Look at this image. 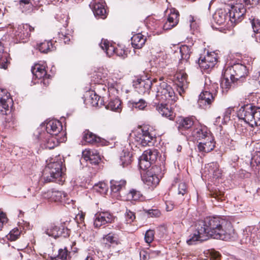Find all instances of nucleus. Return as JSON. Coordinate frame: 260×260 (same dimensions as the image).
<instances>
[{
  "instance_id": "obj_16",
  "label": "nucleus",
  "mask_w": 260,
  "mask_h": 260,
  "mask_svg": "<svg viewBox=\"0 0 260 260\" xmlns=\"http://www.w3.org/2000/svg\"><path fill=\"white\" fill-rule=\"evenodd\" d=\"M13 103L10 93L5 89L0 88V111L6 114L9 110L12 112Z\"/></svg>"
},
{
  "instance_id": "obj_49",
  "label": "nucleus",
  "mask_w": 260,
  "mask_h": 260,
  "mask_svg": "<svg viewBox=\"0 0 260 260\" xmlns=\"http://www.w3.org/2000/svg\"><path fill=\"white\" fill-rule=\"evenodd\" d=\"M144 211L151 217H159L161 215V212L157 209H144Z\"/></svg>"
},
{
  "instance_id": "obj_4",
  "label": "nucleus",
  "mask_w": 260,
  "mask_h": 260,
  "mask_svg": "<svg viewBox=\"0 0 260 260\" xmlns=\"http://www.w3.org/2000/svg\"><path fill=\"white\" fill-rule=\"evenodd\" d=\"M230 223L220 217H212V239L228 240L230 236L228 234L225 228Z\"/></svg>"
},
{
  "instance_id": "obj_19",
  "label": "nucleus",
  "mask_w": 260,
  "mask_h": 260,
  "mask_svg": "<svg viewBox=\"0 0 260 260\" xmlns=\"http://www.w3.org/2000/svg\"><path fill=\"white\" fill-rule=\"evenodd\" d=\"M134 86L139 94H143L149 92L152 86V82L149 79L138 78L134 81Z\"/></svg>"
},
{
  "instance_id": "obj_25",
  "label": "nucleus",
  "mask_w": 260,
  "mask_h": 260,
  "mask_svg": "<svg viewBox=\"0 0 260 260\" xmlns=\"http://www.w3.org/2000/svg\"><path fill=\"white\" fill-rule=\"evenodd\" d=\"M83 156L88 160L92 164L97 165L101 160L100 155L97 150L93 149H85L83 151Z\"/></svg>"
},
{
  "instance_id": "obj_35",
  "label": "nucleus",
  "mask_w": 260,
  "mask_h": 260,
  "mask_svg": "<svg viewBox=\"0 0 260 260\" xmlns=\"http://www.w3.org/2000/svg\"><path fill=\"white\" fill-rule=\"evenodd\" d=\"M226 17H229V15L226 16L225 12L222 9L216 11L213 15V18L215 22L218 25L224 23Z\"/></svg>"
},
{
  "instance_id": "obj_9",
  "label": "nucleus",
  "mask_w": 260,
  "mask_h": 260,
  "mask_svg": "<svg viewBox=\"0 0 260 260\" xmlns=\"http://www.w3.org/2000/svg\"><path fill=\"white\" fill-rule=\"evenodd\" d=\"M225 76L230 77L232 82L245 77L247 75L248 71L246 67L241 63H235L229 67L225 70Z\"/></svg>"
},
{
  "instance_id": "obj_37",
  "label": "nucleus",
  "mask_w": 260,
  "mask_h": 260,
  "mask_svg": "<svg viewBox=\"0 0 260 260\" xmlns=\"http://www.w3.org/2000/svg\"><path fill=\"white\" fill-rule=\"evenodd\" d=\"M251 23L256 41L260 43V21L253 18L251 20Z\"/></svg>"
},
{
  "instance_id": "obj_64",
  "label": "nucleus",
  "mask_w": 260,
  "mask_h": 260,
  "mask_svg": "<svg viewBox=\"0 0 260 260\" xmlns=\"http://www.w3.org/2000/svg\"><path fill=\"white\" fill-rule=\"evenodd\" d=\"M212 260H220L221 257V254L214 249H212Z\"/></svg>"
},
{
  "instance_id": "obj_15",
  "label": "nucleus",
  "mask_w": 260,
  "mask_h": 260,
  "mask_svg": "<svg viewBox=\"0 0 260 260\" xmlns=\"http://www.w3.org/2000/svg\"><path fill=\"white\" fill-rule=\"evenodd\" d=\"M40 126L44 127L45 132L52 136H57L62 129L61 122L55 119L47 120Z\"/></svg>"
},
{
  "instance_id": "obj_43",
  "label": "nucleus",
  "mask_w": 260,
  "mask_h": 260,
  "mask_svg": "<svg viewBox=\"0 0 260 260\" xmlns=\"http://www.w3.org/2000/svg\"><path fill=\"white\" fill-rule=\"evenodd\" d=\"M100 102V104L102 103V100L101 99L100 96H99L98 94H96L94 92L92 91L90 93L89 102L90 103L91 105L93 107H98L99 106V103Z\"/></svg>"
},
{
  "instance_id": "obj_36",
  "label": "nucleus",
  "mask_w": 260,
  "mask_h": 260,
  "mask_svg": "<svg viewBox=\"0 0 260 260\" xmlns=\"http://www.w3.org/2000/svg\"><path fill=\"white\" fill-rule=\"evenodd\" d=\"M38 49L42 53H47L55 49L50 41H45L38 45Z\"/></svg>"
},
{
  "instance_id": "obj_61",
  "label": "nucleus",
  "mask_w": 260,
  "mask_h": 260,
  "mask_svg": "<svg viewBox=\"0 0 260 260\" xmlns=\"http://www.w3.org/2000/svg\"><path fill=\"white\" fill-rule=\"evenodd\" d=\"M7 220L6 215L3 212L0 211V231L2 230L4 223L6 222Z\"/></svg>"
},
{
  "instance_id": "obj_22",
  "label": "nucleus",
  "mask_w": 260,
  "mask_h": 260,
  "mask_svg": "<svg viewBox=\"0 0 260 260\" xmlns=\"http://www.w3.org/2000/svg\"><path fill=\"white\" fill-rule=\"evenodd\" d=\"M211 62V57L210 52L208 51L206 56H201L198 60L199 65L203 74H207L210 75L211 72V68L210 63Z\"/></svg>"
},
{
  "instance_id": "obj_63",
  "label": "nucleus",
  "mask_w": 260,
  "mask_h": 260,
  "mask_svg": "<svg viewBox=\"0 0 260 260\" xmlns=\"http://www.w3.org/2000/svg\"><path fill=\"white\" fill-rule=\"evenodd\" d=\"M212 175V178H220L222 176L221 171L218 168H216V169L214 170Z\"/></svg>"
},
{
  "instance_id": "obj_2",
  "label": "nucleus",
  "mask_w": 260,
  "mask_h": 260,
  "mask_svg": "<svg viewBox=\"0 0 260 260\" xmlns=\"http://www.w3.org/2000/svg\"><path fill=\"white\" fill-rule=\"evenodd\" d=\"M243 1L235 0L233 3L230 4L229 18L232 25H234L241 22L246 13V9Z\"/></svg>"
},
{
  "instance_id": "obj_47",
  "label": "nucleus",
  "mask_w": 260,
  "mask_h": 260,
  "mask_svg": "<svg viewBox=\"0 0 260 260\" xmlns=\"http://www.w3.org/2000/svg\"><path fill=\"white\" fill-rule=\"evenodd\" d=\"M256 115H237L239 119L244 120L252 127H253Z\"/></svg>"
},
{
  "instance_id": "obj_62",
  "label": "nucleus",
  "mask_w": 260,
  "mask_h": 260,
  "mask_svg": "<svg viewBox=\"0 0 260 260\" xmlns=\"http://www.w3.org/2000/svg\"><path fill=\"white\" fill-rule=\"evenodd\" d=\"M118 56H121L123 58H124L126 56V52L125 50L119 48H116V53H115Z\"/></svg>"
},
{
  "instance_id": "obj_54",
  "label": "nucleus",
  "mask_w": 260,
  "mask_h": 260,
  "mask_svg": "<svg viewBox=\"0 0 260 260\" xmlns=\"http://www.w3.org/2000/svg\"><path fill=\"white\" fill-rule=\"evenodd\" d=\"M223 79L220 83V86L223 88H229L231 86V83L233 82L230 77H227L225 76V72L222 74Z\"/></svg>"
},
{
  "instance_id": "obj_31",
  "label": "nucleus",
  "mask_w": 260,
  "mask_h": 260,
  "mask_svg": "<svg viewBox=\"0 0 260 260\" xmlns=\"http://www.w3.org/2000/svg\"><path fill=\"white\" fill-rule=\"evenodd\" d=\"M105 108L113 112L120 113L122 109L121 102L119 99H115L110 101Z\"/></svg>"
},
{
  "instance_id": "obj_44",
  "label": "nucleus",
  "mask_w": 260,
  "mask_h": 260,
  "mask_svg": "<svg viewBox=\"0 0 260 260\" xmlns=\"http://www.w3.org/2000/svg\"><path fill=\"white\" fill-rule=\"evenodd\" d=\"M21 234V232L18 228H15L12 230L7 235V239L10 241H14L17 240Z\"/></svg>"
},
{
  "instance_id": "obj_1",
  "label": "nucleus",
  "mask_w": 260,
  "mask_h": 260,
  "mask_svg": "<svg viewBox=\"0 0 260 260\" xmlns=\"http://www.w3.org/2000/svg\"><path fill=\"white\" fill-rule=\"evenodd\" d=\"M156 101L161 102L156 106L157 111L161 114L173 113V108L170 105L163 103L166 101H176L175 92L172 87L165 82H161L157 86Z\"/></svg>"
},
{
  "instance_id": "obj_27",
  "label": "nucleus",
  "mask_w": 260,
  "mask_h": 260,
  "mask_svg": "<svg viewBox=\"0 0 260 260\" xmlns=\"http://www.w3.org/2000/svg\"><path fill=\"white\" fill-rule=\"evenodd\" d=\"M146 40V38L141 33L134 35L131 38L132 45L136 49L141 48Z\"/></svg>"
},
{
  "instance_id": "obj_42",
  "label": "nucleus",
  "mask_w": 260,
  "mask_h": 260,
  "mask_svg": "<svg viewBox=\"0 0 260 260\" xmlns=\"http://www.w3.org/2000/svg\"><path fill=\"white\" fill-rule=\"evenodd\" d=\"M58 227L59 226L55 225L54 223H51L46 228L45 233L49 236L56 238Z\"/></svg>"
},
{
  "instance_id": "obj_53",
  "label": "nucleus",
  "mask_w": 260,
  "mask_h": 260,
  "mask_svg": "<svg viewBox=\"0 0 260 260\" xmlns=\"http://www.w3.org/2000/svg\"><path fill=\"white\" fill-rule=\"evenodd\" d=\"M40 189L41 187L39 186L38 183L36 182L35 183H34L33 185L28 187L27 189V191L30 193V194L31 196H35Z\"/></svg>"
},
{
  "instance_id": "obj_41",
  "label": "nucleus",
  "mask_w": 260,
  "mask_h": 260,
  "mask_svg": "<svg viewBox=\"0 0 260 260\" xmlns=\"http://www.w3.org/2000/svg\"><path fill=\"white\" fill-rule=\"evenodd\" d=\"M128 105L130 108L133 109L135 108L138 110H143L147 106V104L144 100L140 99L137 102L129 101Z\"/></svg>"
},
{
  "instance_id": "obj_21",
  "label": "nucleus",
  "mask_w": 260,
  "mask_h": 260,
  "mask_svg": "<svg viewBox=\"0 0 260 260\" xmlns=\"http://www.w3.org/2000/svg\"><path fill=\"white\" fill-rule=\"evenodd\" d=\"M179 12L174 9L170 10L167 21L163 25V30H169L175 27L179 22Z\"/></svg>"
},
{
  "instance_id": "obj_20",
  "label": "nucleus",
  "mask_w": 260,
  "mask_h": 260,
  "mask_svg": "<svg viewBox=\"0 0 260 260\" xmlns=\"http://www.w3.org/2000/svg\"><path fill=\"white\" fill-rule=\"evenodd\" d=\"M178 88V92L181 95L182 93L184 91L185 89L187 87V76L183 70L178 71L174 76Z\"/></svg>"
},
{
  "instance_id": "obj_55",
  "label": "nucleus",
  "mask_w": 260,
  "mask_h": 260,
  "mask_svg": "<svg viewBox=\"0 0 260 260\" xmlns=\"http://www.w3.org/2000/svg\"><path fill=\"white\" fill-rule=\"evenodd\" d=\"M94 188L101 193H105L107 191V186L106 183L100 182L94 186Z\"/></svg>"
},
{
  "instance_id": "obj_56",
  "label": "nucleus",
  "mask_w": 260,
  "mask_h": 260,
  "mask_svg": "<svg viewBox=\"0 0 260 260\" xmlns=\"http://www.w3.org/2000/svg\"><path fill=\"white\" fill-rule=\"evenodd\" d=\"M187 192V184L185 182H180L178 185V194L184 195Z\"/></svg>"
},
{
  "instance_id": "obj_38",
  "label": "nucleus",
  "mask_w": 260,
  "mask_h": 260,
  "mask_svg": "<svg viewBox=\"0 0 260 260\" xmlns=\"http://www.w3.org/2000/svg\"><path fill=\"white\" fill-rule=\"evenodd\" d=\"M180 52L181 54V60L187 62L190 57L191 53L190 47L184 45L180 47Z\"/></svg>"
},
{
  "instance_id": "obj_46",
  "label": "nucleus",
  "mask_w": 260,
  "mask_h": 260,
  "mask_svg": "<svg viewBox=\"0 0 260 260\" xmlns=\"http://www.w3.org/2000/svg\"><path fill=\"white\" fill-rule=\"evenodd\" d=\"M70 231L67 228L64 227L63 225H60L57 230V234L56 238L63 237L67 238L70 236Z\"/></svg>"
},
{
  "instance_id": "obj_11",
  "label": "nucleus",
  "mask_w": 260,
  "mask_h": 260,
  "mask_svg": "<svg viewBox=\"0 0 260 260\" xmlns=\"http://www.w3.org/2000/svg\"><path fill=\"white\" fill-rule=\"evenodd\" d=\"M175 122L178 131L184 136L188 135L187 132L192 128V126H194L196 125L194 117L192 116L187 117L179 116L176 118Z\"/></svg>"
},
{
  "instance_id": "obj_17",
  "label": "nucleus",
  "mask_w": 260,
  "mask_h": 260,
  "mask_svg": "<svg viewBox=\"0 0 260 260\" xmlns=\"http://www.w3.org/2000/svg\"><path fill=\"white\" fill-rule=\"evenodd\" d=\"M114 218V216L109 212H98L94 215L93 224L95 228H99L107 223H112Z\"/></svg>"
},
{
  "instance_id": "obj_12",
  "label": "nucleus",
  "mask_w": 260,
  "mask_h": 260,
  "mask_svg": "<svg viewBox=\"0 0 260 260\" xmlns=\"http://www.w3.org/2000/svg\"><path fill=\"white\" fill-rule=\"evenodd\" d=\"M210 82V76L205 75V90L200 94L198 103L199 106L203 109H209L211 104V93L210 91V85L208 83Z\"/></svg>"
},
{
  "instance_id": "obj_29",
  "label": "nucleus",
  "mask_w": 260,
  "mask_h": 260,
  "mask_svg": "<svg viewBox=\"0 0 260 260\" xmlns=\"http://www.w3.org/2000/svg\"><path fill=\"white\" fill-rule=\"evenodd\" d=\"M101 48L105 51L109 56L112 55L116 53V48L107 40L102 39L100 44Z\"/></svg>"
},
{
  "instance_id": "obj_30",
  "label": "nucleus",
  "mask_w": 260,
  "mask_h": 260,
  "mask_svg": "<svg viewBox=\"0 0 260 260\" xmlns=\"http://www.w3.org/2000/svg\"><path fill=\"white\" fill-rule=\"evenodd\" d=\"M142 154L144 158L145 157L150 162L153 164L156 160L159 152L156 149H149L144 151Z\"/></svg>"
},
{
  "instance_id": "obj_18",
  "label": "nucleus",
  "mask_w": 260,
  "mask_h": 260,
  "mask_svg": "<svg viewBox=\"0 0 260 260\" xmlns=\"http://www.w3.org/2000/svg\"><path fill=\"white\" fill-rule=\"evenodd\" d=\"M105 2L103 0H93L89 4L95 16L102 19L106 17V11L105 8Z\"/></svg>"
},
{
  "instance_id": "obj_26",
  "label": "nucleus",
  "mask_w": 260,
  "mask_h": 260,
  "mask_svg": "<svg viewBox=\"0 0 260 260\" xmlns=\"http://www.w3.org/2000/svg\"><path fill=\"white\" fill-rule=\"evenodd\" d=\"M126 181L125 179L116 178L110 182L111 190L113 193H119L125 188Z\"/></svg>"
},
{
  "instance_id": "obj_51",
  "label": "nucleus",
  "mask_w": 260,
  "mask_h": 260,
  "mask_svg": "<svg viewBox=\"0 0 260 260\" xmlns=\"http://www.w3.org/2000/svg\"><path fill=\"white\" fill-rule=\"evenodd\" d=\"M125 217L127 223H131L136 218L135 213L131 211L130 210L126 209Z\"/></svg>"
},
{
  "instance_id": "obj_48",
  "label": "nucleus",
  "mask_w": 260,
  "mask_h": 260,
  "mask_svg": "<svg viewBox=\"0 0 260 260\" xmlns=\"http://www.w3.org/2000/svg\"><path fill=\"white\" fill-rule=\"evenodd\" d=\"M104 239L108 242L111 244H115L118 245L119 243L118 239L116 235L112 233H110L106 235Z\"/></svg>"
},
{
  "instance_id": "obj_10",
  "label": "nucleus",
  "mask_w": 260,
  "mask_h": 260,
  "mask_svg": "<svg viewBox=\"0 0 260 260\" xmlns=\"http://www.w3.org/2000/svg\"><path fill=\"white\" fill-rule=\"evenodd\" d=\"M31 72L33 74L32 82L34 84L43 83L45 86H47L50 83V75L47 74V72L44 66L39 64H35L31 68Z\"/></svg>"
},
{
  "instance_id": "obj_3",
  "label": "nucleus",
  "mask_w": 260,
  "mask_h": 260,
  "mask_svg": "<svg viewBox=\"0 0 260 260\" xmlns=\"http://www.w3.org/2000/svg\"><path fill=\"white\" fill-rule=\"evenodd\" d=\"M196 226L197 229L195 232L187 240V243L189 245L194 244L198 241H206L211 236L210 234L211 231V227L210 225H207L205 221H199Z\"/></svg>"
},
{
  "instance_id": "obj_32",
  "label": "nucleus",
  "mask_w": 260,
  "mask_h": 260,
  "mask_svg": "<svg viewBox=\"0 0 260 260\" xmlns=\"http://www.w3.org/2000/svg\"><path fill=\"white\" fill-rule=\"evenodd\" d=\"M132 154L128 151L123 150L120 157L121 165L123 167H126L130 165L133 161Z\"/></svg>"
},
{
  "instance_id": "obj_34",
  "label": "nucleus",
  "mask_w": 260,
  "mask_h": 260,
  "mask_svg": "<svg viewBox=\"0 0 260 260\" xmlns=\"http://www.w3.org/2000/svg\"><path fill=\"white\" fill-rule=\"evenodd\" d=\"M239 112H245V114H260V107L252 104H246L241 107Z\"/></svg>"
},
{
  "instance_id": "obj_60",
  "label": "nucleus",
  "mask_w": 260,
  "mask_h": 260,
  "mask_svg": "<svg viewBox=\"0 0 260 260\" xmlns=\"http://www.w3.org/2000/svg\"><path fill=\"white\" fill-rule=\"evenodd\" d=\"M85 213L80 211L76 216V220L78 224H82L84 222Z\"/></svg>"
},
{
  "instance_id": "obj_28",
  "label": "nucleus",
  "mask_w": 260,
  "mask_h": 260,
  "mask_svg": "<svg viewBox=\"0 0 260 260\" xmlns=\"http://www.w3.org/2000/svg\"><path fill=\"white\" fill-rule=\"evenodd\" d=\"M83 139L86 142L91 144H98L101 141V138L93 134L89 130H85L83 132Z\"/></svg>"
},
{
  "instance_id": "obj_6",
  "label": "nucleus",
  "mask_w": 260,
  "mask_h": 260,
  "mask_svg": "<svg viewBox=\"0 0 260 260\" xmlns=\"http://www.w3.org/2000/svg\"><path fill=\"white\" fill-rule=\"evenodd\" d=\"M162 176V174L160 167L154 165L146 171V172L142 176V179L145 184L153 187H156L159 184Z\"/></svg>"
},
{
  "instance_id": "obj_7",
  "label": "nucleus",
  "mask_w": 260,
  "mask_h": 260,
  "mask_svg": "<svg viewBox=\"0 0 260 260\" xmlns=\"http://www.w3.org/2000/svg\"><path fill=\"white\" fill-rule=\"evenodd\" d=\"M64 172L59 171L47 163L43 172L42 178L45 182H56L62 183L65 181Z\"/></svg>"
},
{
  "instance_id": "obj_58",
  "label": "nucleus",
  "mask_w": 260,
  "mask_h": 260,
  "mask_svg": "<svg viewBox=\"0 0 260 260\" xmlns=\"http://www.w3.org/2000/svg\"><path fill=\"white\" fill-rule=\"evenodd\" d=\"M59 38L63 40L65 44H69L71 39L72 38V36L69 34L59 33L58 34Z\"/></svg>"
},
{
  "instance_id": "obj_13",
  "label": "nucleus",
  "mask_w": 260,
  "mask_h": 260,
  "mask_svg": "<svg viewBox=\"0 0 260 260\" xmlns=\"http://www.w3.org/2000/svg\"><path fill=\"white\" fill-rule=\"evenodd\" d=\"M34 30V28L28 24H21L14 28L13 34L19 42L25 43L28 40L30 32Z\"/></svg>"
},
{
  "instance_id": "obj_45",
  "label": "nucleus",
  "mask_w": 260,
  "mask_h": 260,
  "mask_svg": "<svg viewBox=\"0 0 260 260\" xmlns=\"http://www.w3.org/2000/svg\"><path fill=\"white\" fill-rule=\"evenodd\" d=\"M151 164H152V163L150 162L148 159H146L145 157L144 158L143 157V154L141 156L139 161V166L141 169L147 171L150 169V167Z\"/></svg>"
},
{
  "instance_id": "obj_5",
  "label": "nucleus",
  "mask_w": 260,
  "mask_h": 260,
  "mask_svg": "<svg viewBox=\"0 0 260 260\" xmlns=\"http://www.w3.org/2000/svg\"><path fill=\"white\" fill-rule=\"evenodd\" d=\"M34 136L40 146L46 149H53L58 144L57 139L52 135L45 132L44 127L42 126H39L36 129Z\"/></svg>"
},
{
  "instance_id": "obj_52",
  "label": "nucleus",
  "mask_w": 260,
  "mask_h": 260,
  "mask_svg": "<svg viewBox=\"0 0 260 260\" xmlns=\"http://www.w3.org/2000/svg\"><path fill=\"white\" fill-rule=\"evenodd\" d=\"M154 24L152 25V29L155 30V33L159 35L162 32L163 25L160 23L159 21H155Z\"/></svg>"
},
{
  "instance_id": "obj_39",
  "label": "nucleus",
  "mask_w": 260,
  "mask_h": 260,
  "mask_svg": "<svg viewBox=\"0 0 260 260\" xmlns=\"http://www.w3.org/2000/svg\"><path fill=\"white\" fill-rule=\"evenodd\" d=\"M142 198V193L136 189H132L127 193L126 200L127 201H139Z\"/></svg>"
},
{
  "instance_id": "obj_33",
  "label": "nucleus",
  "mask_w": 260,
  "mask_h": 260,
  "mask_svg": "<svg viewBox=\"0 0 260 260\" xmlns=\"http://www.w3.org/2000/svg\"><path fill=\"white\" fill-rule=\"evenodd\" d=\"M71 251H69L67 247L60 248L58 251V254L56 256H51L50 260H67L71 258Z\"/></svg>"
},
{
  "instance_id": "obj_14",
  "label": "nucleus",
  "mask_w": 260,
  "mask_h": 260,
  "mask_svg": "<svg viewBox=\"0 0 260 260\" xmlns=\"http://www.w3.org/2000/svg\"><path fill=\"white\" fill-rule=\"evenodd\" d=\"M43 199L50 202H62L68 203L67 194L63 191L55 190H48L42 192Z\"/></svg>"
},
{
  "instance_id": "obj_59",
  "label": "nucleus",
  "mask_w": 260,
  "mask_h": 260,
  "mask_svg": "<svg viewBox=\"0 0 260 260\" xmlns=\"http://www.w3.org/2000/svg\"><path fill=\"white\" fill-rule=\"evenodd\" d=\"M207 169V167H205L204 171L202 173V177L203 180H205L206 181H209L211 179V175L210 173L209 170H206Z\"/></svg>"
},
{
  "instance_id": "obj_23",
  "label": "nucleus",
  "mask_w": 260,
  "mask_h": 260,
  "mask_svg": "<svg viewBox=\"0 0 260 260\" xmlns=\"http://www.w3.org/2000/svg\"><path fill=\"white\" fill-rule=\"evenodd\" d=\"M46 162L53 167L66 172V168L65 166V160L62 156L60 155H56L55 157H51L46 160Z\"/></svg>"
},
{
  "instance_id": "obj_50",
  "label": "nucleus",
  "mask_w": 260,
  "mask_h": 260,
  "mask_svg": "<svg viewBox=\"0 0 260 260\" xmlns=\"http://www.w3.org/2000/svg\"><path fill=\"white\" fill-rule=\"evenodd\" d=\"M155 232L152 230H149L146 231L145 234V241L148 243H151L154 240Z\"/></svg>"
},
{
  "instance_id": "obj_8",
  "label": "nucleus",
  "mask_w": 260,
  "mask_h": 260,
  "mask_svg": "<svg viewBox=\"0 0 260 260\" xmlns=\"http://www.w3.org/2000/svg\"><path fill=\"white\" fill-rule=\"evenodd\" d=\"M135 136V141L143 147L153 145L155 141V137L150 134L146 126H139Z\"/></svg>"
},
{
  "instance_id": "obj_57",
  "label": "nucleus",
  "mask_w": 260,
  "mask_h": 260,
  "mask_svg": "<svg viewBox=\"0 0 260 260\" xmlns=\"http://www.w3.org/2000/svg\"><path fill=\"white\" fill-rule=\"evenodd\" d=\"M205 146H207V143L199 142L198 147L200 152L208 153L211 151V148H205Z\"/></svg>"
},
{
  "instance_id": "obj_40",
  "label": "nucleus",
  "mask_w": 260,
  "mask_h": 260,
  "mask_svg": "<svg viewBox=\"0 0 260 260\" xmlns=\"http://www.w3.org/2000/svg\"><path fill=\"white\" fill-rule=\"evenodd\" d=\"M7 66V54L4 52V47L0 42V68L6 69Z\"/></svg>"
},
{
  "instance_id": "obj_24",
  "label": "nucleus",
  "mask_w": 260,
  "mask_h": 260,
  "mask_svg": "<svg viewBox=\"0 0 260 260\" xmlns=\"http://www.w3.org/2000/svg\"><path fill=\"white\" fill-rule=\"evenodd\" d=\"M207 128L200 124L194 125L193 130L191 133V136L193 140L198 142L205 139L207 136Z\"/></svg>"
}]
</instances>
